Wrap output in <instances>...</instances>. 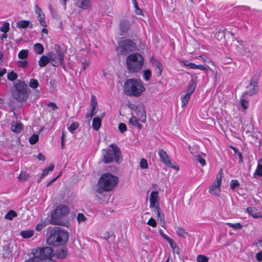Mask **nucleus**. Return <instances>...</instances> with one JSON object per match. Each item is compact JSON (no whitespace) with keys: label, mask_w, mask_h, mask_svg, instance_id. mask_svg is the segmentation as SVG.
Listing matches in <instances>:
<instances>
[{"label":"nucleus","mask_w":262,"mask_h":262,"mask_svg":"<svg viewBox=\"0 0 262 262\" xmlns=\"http://www.w3.org/2000/svg\"><path fill=\"white\" fill-rule=\"evenodd\" d=\"M118 182L117 177L110 173L103 174L99 180L98 185L95 189L97 194L95 196V200L101 203V198L99 194H102L104 191L111 190Z\"/></svg>","instance_id":"f257e3e1"},{"label":"nucleus","mask_w":262,"mask_h":262,"mask_svg":"<svg viewBox=\"0 0 262 262\" xmlns=\"http://www.w3.org/2000/svg\"><path fill=\"white\" fill-rule=\"evenodd\" d=\"M69 234L66 230L59 227L52 229L47 239L48 245L58 246L64 245L68 241Z\"/></svg>","instance_id":"f03ea898"},{"label":"nucleus","mask_w":262,"mask_h":262,"mask_svg":"<svg viewBox=\"0 0 262 262\" xmlns=\"http://www.w3.org/2000/svg\"><path fill=\"white\" fill-rule=\"evenodd\" d=\"M145 91L143 82L141 80L128 79L124 84V92L127 96H139Z\"/></svg>","instance_id":"7ed1b4c3"},{"label":"nucleus","mask_w":262,"mask_h":262,"mask_svg":"<svg viewBox=\"0 0 262 262\" xmlns=\"http://www.w3.org/2000/svg\"><path fill=\"white\" fill-rule=\"evenodd\" d=\"M15 90L12 92V97L18 102L26 101L29 98L31 91L28 85L20 80L17 81L14 85Z\"/></svg>","instance_id":"20e7f679"},{"label":"nucleus","mask_w":262,"mask_h":262,"mask_svg":"<svg viewBox=\"0 0 262 262\" xmlns=\"http://www.w3.org/2000/svg\"><path fill=\"white\" fill-rule=\"evenodd\" d=\"M110 147L112 148L111 149H103V163L108 164L114 160L118 164H120L122 160V156L120 148L114 143L111 144Z\"/></svg>","instance_id":"39448f33"},{"label":"nucleus","mask_w":262,"mask_h":262,"mask_svg":"<svg viewBox=\"0 0 262 262\" xmlns=\"http://www.w3.org/2000/svg\"><path fill=\"white\" fill-rule=\"evenodd\" d=\"M69 209L64 205H60L56 207L51 214L50 223L53 225L66 226L67 222L63 220L64 216L68 214Z\"/></svg>","instance_id":"423d86ee"},{"label":"nucleus","mask_w":262,"mask_h":262,"mask_svg":"<svg viewBox=\"0 0 262 262\" xmlns=\"http://www.w3.org/2000/svg\"><path fill=\"white\" fill-rule=\"evenodd\" d=\"M33 260L38 262H52L54 255L53 249L50 247H38L33 251Z\"/></svg>","instance_id":"0eeeda50"},{"label":"nucleus","mask_w":262,"mask_h":262,"mask_svg":"<svg viewBox=\"0 0 262 262\" xmlns=\"http://www.w3.org/2000/svg\"><path fill=\"white\" fill-rule=\"evenodd\" d=\"M126 63L131 73L138 72L143 65V57L139 53L130 54L126 58Z\"/></svg>","instance_id":"6e6552de"},{"label":"nucleus","mask_w":262,"mask_h":262,"mask_svg":"<svg viewBox=\"0 0 262 262\" xmlns=\"http://www.w3.org/2000/svg\"><path fill=\"white\" fill-rule=\"evenodd\" d=\"M119 53L125 55L129 52L134 51L136 48V43L130 39H126L119 42Z\"/></svg>","instance_id":"1a4fd4ad"},{"label":"nucleus","mask_w":262,"mask_h":262,"mask_svg":"<svg viewBox=\"0 0 262 262\" xmlns=\"http://www.w3.org/2000/svg\"><path fill=\"white\" fill-rule=\"evenodd\" d=\"M196 83L195 81L192 79L188 83L186 93L181 97V101L182 102V106L183 107H185L188 103L191 95L194 92L196 88Z\"/></svg>","instance_id":"9d476101"},{"label":"nucleus","mask_w":262,"mask_h":262,"mask_svg":"<svg viewBox=\"0 0 262 262\" xmlns=\"http://www.w3.org/2000/svg\"><path fill=\"white\" fill-rule=\"evenodd\" d=\"M222 177L223 172L222 170L221 169L219 173L217 174L215 181L209 187V191L210 193L215 195H219V192L220 191V187L221 185Z\"/></svg>","instance_id":"9b49d317"},{"label":"nucleus","mask_w":262,"mask_h":262,"mask_svg":"<svg viewBox=\"0 0 262 262\" xmlns=\"http://www.w3.org/2000/svg\"><path fill=\"white\" fill-rule=\"evenodd\" d=\"M159 155L161 161L164 163L167 166L173 168L177 171L179 170L180 168L178 166H174L172 164L166 152L162 149L159 150Z\"/></svg>","instance_id":"f8f14e48"},{"label":"nucleus","mask_w":262,"mask_h":262,"mask_svg":"<svg viewBox=\"0 0 262 262\" xmlns=\"http://www.w3.org/2000/svg\"><path fill=\"white\" fill-rule=\"evenodd\" d=\"M54 51L53 52L56 53L57 57H58L60 66L63 67L64 66V55L66 52V50L59 45H55L54 47Z\"/></svg>","instance_id":"ddd939ff"},{"label":"nucleus","mask_w":262,"mask_h":262,"mask_svg":"<svg viewBox=\"0 0 262 262\" xmlns=\"http://www.w3.org/2000/svg\"><path fill=\"white\" fill-rule=\"evenodd\" d=\"M67 0H60L61 3L66 6ZM76 6L83 9H88L91 6V0H77Z\"/></svg>","instance_id":"4468645a"},{"label":"nucleus","mask_w":262,"mask_h":262,"mask_svg":"<svg viewBox=\"0 0 262 262\" xmlns=\"http://www.w3.org/2000/svg\"><path fill=\"white\" fill-rule=\"evenodd\" d=\"M130 26V21L126 19H123L120 23L119 28L121 33L120 35H123L124 34L126 33L129 29Z\"/></svg>","instance_id":"2eb2a0df"},{"label":"nucleus","mask_w":262,"mask_h":262,"mask_svg":"<svg viewBox=\"0 0 262 262\" xmlns=\"http://www.w3.org/2000/svg\"><path fill=\"white\" fill-rule=\"evenodd\" d=\"M135 112H136V114L139 117V121L143 123L146 122V116L144 107L143 106H138L137 110H136Z\"/></svg>","instance_id":"dca6fc26"},{"label":"nucleus","mask_w":262,"mask_h":262,"mask_svg":"<svg viewBox=\"0 0 262 262\" xmlns=\"http://www.w3.org/2000/svg\"><path fill=\"white\" fill-rule=\"evenodd\" d=\"M247 88L248 90L243 94L242 98L246 97L247 96H252L256 94L258 90V87H255L250 84L248 85Z\"/></svg>","instance_id":"f3484780"},{"label":"nucleus","mask_w":262,"mask_h":262,"mask_svg":"<svg viewBox=\"0 0 262 262\" xmlns=\"http://www.w3.org/2000/svg\"><path fill=\"white\" fill-rule=\"evenodd\" d=\"M150 208L152 209L154 212L157 214L158 220H159L161 223H163V225H165L164 214L161 213V210L159 207V204H157L155 207Z\"/></svg>","instance_id":"a211bd4d"},{"label":"nucleus","mask_w":262,"mask_h":262,"mask_svg":"<svg viewBox=\"0 0 262 262\" xmlns=\"http://www.w3.org/2000/svg\"><path fill=\"white\" fill-rule=\"evenodd\" d=\"M247 211L250 215L254 219H258L262 217L261 213L257 209L254 207H248L247 208Z\"/></svg>","instance_id":"6ab92c4d"},{"label":"nucleus","mask_w":262,"mask_h":262,"mask_svg":"<svg viewBox=\"0 0 262 262\" xmlns=\"http://www.w3.org/2000/svg\"><path fill=\"white\" fill-rule=\"evenodd\" d=\"M158 192L153 191L151 192L149 196L150 207H155L159 203Z\"/></svg>","instance_id":"aec40b11"},{"label":"nucleus","mask_w":262,"mask_h":262,"mask_svg":"<svg viewBox=\"0 0 262 262\" xmlns=\"http://www.w3.org/2000/svg\"><path fill=\"white\" fill-rule=\"evenodd\" d=\"M3 255L6 258H9L12 255V251L10 248V244L7 242H5L3 245Z\"/></svg>","instance_id":"412c9836"},{"label":"nucleus","mask_w":262,"mask_h":262,"mask_svg":"<svg viewBox=\"0 0 262 262\" xmlns=\"http://www.w3.org/2000/svg\"><path fill=\"white\" fill-rule=\"evenodd\" d=\"M198 47V42L196 40H193L187 43L186 46V49L189 53H192L195 51V49Z\"/></svg>","instance_id":"4be33fe9"},{"label":"nucleus","mask_w":262,"mask_h":262,"mask_svg":"<svg viewBox=\"0 0 262 262\" xmlns=\"http://www.w3.org/2000/svg\"><path fill=\"white\" fill-rule=\"evenodd\" d=\"M23 128V125L20 123H17L14 121L11 123V129L12 132L19 134L21 132Z\"/></svg>","instance_id":"5701e85b"},{"label":"nucleus","mask_w":262,"mask_h":262,"mask_svg":"<svg viewBox=\"0 0 262 262\" xmlns=\"http://www.w3.org/2000/svg\"><path fill=\"white\" fill-rule=\"evenodd\" d=\"M50 57L48 55L47 56L42 55L38 61V64L40 67H45L50 62Z\"/></svg>","instance_id":"b1692460"},{"label":"nucleus","mask_w":262,"mask_h":262,"mask_svg":"<svg viewBox=\"0 0 262 262\" xmlns=\"http://www.w3.org/2000/svg\"><path fill=\"white\" fill-rule=\"evenodd\" d=\"M101 125V119L100 117H95L93 119L92 127L95 130H98Z\"/></svg>","instance_id":"393cba45"},{"label":"nucleus","mask_w":262,"mask_h":262,"mask_svg":"<svg viewBox=\"0 0 262 262\" xmlns=\"http://www.w3.org/2000/svg\"><path fill=\"white\" fill-rule=\"evenodd\" d=\"M139 120L137 119L135 116H132V117L129 120L128 122L131 125L137 126L138 129H141L143 127V126L141 123L138 122Z\"/></svg>","instance_id":"a878e982"},{"label":"nucleus","mask_w":262,"mask_h":262,"mask_svg":"<svg viewBox=\"0 0 262 262\" xmlns=\"http://www.w3.org/2000/svg\"><path fill=\"white\" fill-rule=\"evenodd\" d=\"M154 65L155 66L157 74L158 76H161L163 71V66L162 63L159 60L154 59Z\"/></svg>","instance_id":"bb28decb"},{"label":"nucleus","mask_w":262,"mask_h":262,"mask_svg":"<svg viewBox=\"0 0 262 262\" xmlns=\"http://www.w3.org/2000/svg\"><path fill=\"white\" fill-rule=\"evenodd\" d=\"M67 254V250L66 249H60L57 250L55 251V255L56 257L59 258L60 259H63L64 258Z\"/></svg>","instance_id":"cd10ccee"},{"label":"nucleus","mask_w":262,"mask_h":262,"mask_svg":"<svg viewBox=\"0 0 262 262\" xmlns=\"http://www.w3.org/2000/svg\"><path fill=\"white\" fill-rule=\"evenodd\" d=\"M48 55L50 57V60L52 61V66L55 67H58L59 63L57 61V57L56 56V53L53 52H50L48 53Z\"/></svg>","instance_id":"c85d7f7f"},{"label":"nucleus","mask_w":262,"mask_h":262,"mask_svg":"<svg viewBox=\"0 0 262 262\" xmlns=\"http://www.w3.org/2000/svg\"><path fill=\"white\" fill-rule=\"evenodd\" d=\"M33 230H23L20 233V235L24 238H30L33 235Z\"/></svg>","instance_id":"c756f323"},{"label":"nucleus","mask_w":262,"mask_h":262,"mask_svg":"<svg viewBox=\"0 0 262 262\" xmlns=\"http://www.w3.org/2000/svg\"><path fill=\"white\" fill-rule=\"evenodd\" d=\"M34 50L37 54H41L44 51L43 46L40 43H37L34 45Z\"/></svg>","instance_id":"7c9ffc66"},{"label":"nucleus","mask_w":262,"mask_h":262,"mask_svg":"<svg viewBox=\"0 0 262 262\" xmlns=\"http://www.w3.org/2000/svg\"><path fill=\"white\" fill-rule=\"evenodd\" d=\"M176 231L179 237L185 238H186V235H188V233L185 230L180 227H177L176 228Z\"/></svg>","instance_id":"2f4dec72"},{"label":"nucleus","mask_w":262,"mask_h":262,"mask_svg":"<svg viewBox=\"0 0 262 262\" xmlns=\"http://www.w3.org/2000/svg\"><path fill=\"white\" fill-rule=\"evenodd\" d=\"M254 174L262 177V159H259L258 161V163Z\"/></svg>","instance_id":"473e14b6"},{"label":"nucleus","mask_w":262,"mask_h":262,"mask_svg":"<svg viewBox=\"0 0 262 262\" xmlns=\"http://www.w3.org/2000/svg\"><path fill=\"white\" fill-rule=\"evenodd\" d=\"M30 24V21L29 20H20L17 23V27L20 28L25 29L27 28Z\"/></svg>","instance_id":"72a5a7b5"},{"label":"nucleus","mask_w":262,"mask_h":262,"mask_svg":"<svg viewBox=\"0 0 262 262\" xmlns=\"http://www.w3.org/2000/svg\"><path fill=\"white\" fill-rule=\"evenodd\" d=\"M54 165L53 164H51L49 167L44 169L43 170L42 173L40 177V179H42V178H43L45 176H46L47 175H48V173L50 171H51L54 169Z\"/></svg>","instance_id":"f704fd0d"},{"label":"nucleus","mask_w":262,"mask_h":262,"mask_svg":"<svg viewBox=\"0 0 262 262\" xmlns=\"http://www.w3.org/2000/svg\"><path fill=\"white\" fill-rule=\"evenodd\" d=\"M30 176L25 171H21L19 177L18 179L20 181H27Z\"/></svg>","instance_id":"c9c22d12"},{"label":"nucleus","mask_w":262,"mask_h":262,"mask_svg":"<svg viewBox=\"0 0 262 262\" xmlns=\"http://www.w3.org/2000/svg\"><path fill=\"white\" fill-rule=\"evenodd\" d=\"M16 216V213L14 211L11 210L6 214L5 218L9 220H12L14 217Z\"/></svg>","instance_id":"e433bc0d"},{"label":"nucleus","mask_w":262,"mask_h":262,"mask_svg":"<svg viewBox=\"0 0 262 262\" xmlns=\"http://www.w3.org/2000/svg\"><path fill=\"white\" fill-rule=\"evenodd\" d=\"M28 50H22L19 51L18 54V57L19 58L24 59L28 57Z\"/></svg>","instance_id":"4c0bfd02"},{"label":"nucleus","mask_w":262,"mask_h":262,"mask_svg":"<svg viewBox=\"0 0 262 262\" xmlns=\"http://www.w3.org/2000/svg\"><path fill=\"white\" fill-rule=\"evenodd\" d=\"M17 78V75L16 73L13 71H11L8 73L7 74V78L9 80L11 81H13L15 80Z\"/></svg>","instance_id":"58836bf2"},{"label":"nucleus","mask_w":262,"mask_h":262,"mask_svg":"<svg viewBox=\"0 0 262 262\" xmlns=\"http://www.w3.org/2000/svg\"><path fill=\"white\" fill-rule=\"evenodd\" d=\"M29 142L31 144H34L38 141V136L37 134H33L29 138Z\"/></svg>","instance_id":"ea45409f"},{"label":"nucleus","mask_w":262,"mask_h":262,"mask_svg":"<svg viewBox=\"0 0 262 262\" xmlns=\"http://www.w3.org/2000/svg\"><path fill=\"white\" fill-rule=\"evenodd\" d=\"M38 85H39V83L37 80L33 79V78H31L30 80L29 86L31 88L35 89V88H37L38 86Z\"/></svg>","instance_id":"a19ab883"},{"label":"nucleus","mask_w":262,"mask_h":262,"mask_svg":"<svg viewBox=\"0 0 262 262\" xmlns=\"http://www.w3.org/2000/svg\"><path fill=\"white\" fill-rule=\"evenodd\" d=\"M9 30V23L5 22L3 26L1 27L0 30L1 32L6 33Z\"/></svg>","instance_id":"79ce46f5"},{"label":"nucleus","mask_w":262,"mask_h":262,"mask_svg":"<svg viewBox=\"0 0 262 262\" xmlns=\"http://www.w3.org/2000/svg\"><path fill=\"white\" fill-rule=\"evenodd\" d=\"M79 126V123L77 122L72 123L71 125L68 127L69 130L73 133L74 131Z\"/></svg>","instance_id":"37998d69"},{"label":"nucleus","mask_w":262,"mask_h":262,"mask_svg":"<svg viewBox=\"0 0 262 262\" xmlns=\"http://www.w3.org/2000/svg\"><path fill=\"white\" fill-rule=\"evenodd\" d=\"M57 82L55 79H52L50 80L49 83V89L53 91L57 86Z\"/></svg>","instance_id":"c03bdc74"},{"label":"nucleus","mask_w":262,"mask_h":262,"mask_svg":"<svg viewBox=\"0 0 262 262\" xmlns=\"http://www.w3.org/2000/svg\"><path fill=\"white\" fill-rule=\"evenodd\" d=\"M198 262H208L209 258L204 255H198L196 258Z\"/></svg>","instance_id":"a18cd8bd"},{"label":"nucleus","mask_w":262,"mask_h":262,"mask_svg":"<svg viewBox=\"0 0 262 262\" xmlns=\"http://www.w3.org/2000/svg\"><path fill=\"white\" fill-rule=\"evenodd\" d=\"M258 80V76L255 75L252 77L251 81H250V84L252 85L253 86H255V87H258V85H257Z\"/></svg>","instance_id":"49530a36"},{"label":"nucleus","mask_w":262,"mask_h":262,"mask_svg":"<svg viewBox=\"0 0 262 262\" xmlns=\"http://www.w3.org/2000/svg\"><path fill=\"white\" fill-rule=\"evenodd\" d=\"M225 33L223 31H217L215 34V37L219 40L225 38Z\"/></svg>","instance_id":"de8ad7c7"},{"label":"nucleus","mask_w":262,"mask_h":262,"mask_svg":"<svg viewBox=\"0 0 262 262\" xmlns=\"http://www.w3.org/2000/svg\"><path fill=\"white\" fill-rule=\"evenodd\" d=\"M151 72L149 70H146L143 72V78L146 81H148L151 77Z\"/></svg>","instance_id":"09e8293b"},{"label":"nucleus","mask_w":262,"mask_h":262,"mask_svg":"<svg viewBox=\"0 0 262 262\" xmlns=\"http://www.w3.org/2000/svg\"><path fill=\"white\" fill-rule=\"evenodd\" d=\"M37 17L40 25L43 27H46L47 25L45 21V16L44 14L41 15H38Z\"/></svg>","instance_id":"8fccbe9b"},{"label":"nucleus","mask_w":262,"mask_h":262,"mask_svg":"<svg viewBox=\"0 0 262 262\" xmlns=\"http://www.w3.org/2000/svg\"><path fill=\"white\" fill-rule=\"evenodd\" d=\"M226 224L230 227L233 228L234 229H240L242 228V226L241 224L239 223H237L235 224H233L231 223H227Z\"/></svg>","instance_id":"3c124183"},{"label":"nucleus","mask_w":262,"mask_h":262,"mask_svg":"<svg viewBox=\"0 0 262 262\" xmlns=\"http://www.w3.org/2000/svg\"><path fill=\"white\" fill-rule=\"evenodd\" d=\"M140 167L143 169H146L148 168V163L146 159L142 158L140 162Z\"/></svg>","instance_id":"603ef678"},{"label":"nucleus","mask_w":262,"mask_h":262,"mask_svg":"<svg viewBox=\"0 0 262 262\" xmlns=\"http://www.w3.org/2000/svg\"><path fill=\"white\" fill-rule=\"evenodd\" d=\"M118 129L120 133H124L127 130V127L124 123H120L118 126Z\"/></svg>","instance_id":"864d4df0"},{"label":"nucleus","mask_w":262,"mask_h":262,"mask_svg":"<svg viewBox=\"0 0 262 262\" xmlns=\"http://www.w3.org/2000/svg\"><path fill=\"white\" fill-rule=\"evenodd\" d=\"M28 65V61L26 60H19L17 62V66L22 68H25L27 67Z\"/></svg>","instance_id":"5fc2aeb1"},{"label":"nucleus","mask_w":262,"mask_h":262,"mask_svg":"<svg viewBox=\"0 0 262 262\" xmlns=\"http://www.w3.org/2000/svg\"><path fill=\"white\" fill-rule=\"evenodd\" d=\"M183 63L186 67H188L190 69H195L196 64L190 62L188 61H183Z\"/></svg>","instance_id":"6e6d98bb"},{"label":"nucleus","mask_w":262,"mask_h":262,"mask_svg":"<svg viewBox=\"0 0 262 262\" xmlns=\"http://www.w3.org/2000/svg\"><path fill=\"white\" fill-rule=\"evenodd\" d=\"M239 185L238 181L236 180H232L230 182V188L231 189H234Z\"/></svg>","instance_id":"4d7b16f0"},{"label":"nucleus","mask_w":262,"mask_h":262,"mask_svg":"<svg viewBox=\"0 0 262 262\" xmlns=\"http://www.w3.org/2000/svg\"><path fill=\"white\" fill-rule=\"evenodd\" d=\"M91 106L92 107H96L97 106V99L94 95L91 96Z\"/></svg>","instance_id":"13d9d810"},{"label":"nucleus","mask_w":262,"mask_h":262,"mask_svg":"<svg viewBox=\"0 0 262 262\" xmlns=\"http://www.w3.org/2000/svg\"><path fill=\"white\" fill-rule=\"evenodd\" d=\"M77 221L79 223L84 222L86 220L85 216L82 213H78L77 216Z\"/></svg>","instance_id":"bf43d9fd"},{"label":"nucleus","mask_w":262,"mask_h":262,"mask_svg":"<svg viewBox=\"0 0 262 262\" xmlns=\"http://www.w3.org/2000/svg\"><path fill=\"white\" fill-rule=\"evenodd\" d=\"M241 103L243 108L245 110L247 109L248 107V101L244 98H241Z\"/></svg>","instance_id":"052dcab7"},{"label":"nucleus","mask_w":262,"mask_h":262,"mask_svg":"<svg viewBox=\"0 0 262 262\" xmlns=\"http://www.w3.org/2000/svg\"><path fill=\"white\" fill-rule=\"evenodd\" d=\"M195 157L196 158L198 161L202 165V166L206 165L205 160L203 159L200 155L195 156Z\"/></svg>","instance_id":"680f3d73"},{"label":"nucleus","mask_w":262,"mask_h":262,"mask_svg":"<svg viewBox=\"0 0 262 262\" xmlns=\"http://www.w3.org/2000/svg\"><path fill=\"white\" fill-rule=\"evenodd\" d=\"M147 224L149 225V226H151L153 227H156L157 226V223H156V220L152 218V217H151L149 219V220H148V221L147 222Z\"/></svg>","instance_id":"e2e57ef3"},{"label":"nucleus","mask_w":262,"mask_h":262,"mask_svg":"<svg viewBox=\"0 0 262 262\" xmlns=\"http://www.w3.org/2000/svg\"><path fill=\"white\" fill-rule=\"evenodd\" d=\"M167 241L170 244L171 248L173 249V250H175L176 249H177L178 251L179 250V247L173 243V240L172 239L170 238V241L167 240Z\"/></svg>","instance_id":"0e129e2a"},{"label":"nucleus","mask_w":262,"mask_h":262,"mask_svg":"<svg viewBox=\"0 0 262 262\" xmlns=\"http://www.w3.org/2000/svg\"><path fill=\"white\" fill-rule=\"evenodd\" d=\"M35 13L38 15V16L43 14L41 9L38 7V6L37 5H36L35 6Z\"/></svg>","instance_id":"69168bd1"},{"label":"nucleus","mask_w":262,"mask_h":262,"mask_svg":"<svg viewBox=\"0 0 262 262\" xmlns=\"http://www.w3.org/2000/svg\"><path fill=\"white\" fill-rule=\"evenodd\" d=\"M200 69L202 71H206L208 70L207 67L204 66L202 64H196L195 69Z\"/></svg>","instance_id":"338daca9"},{"label":"nucleus","mask_w":262,"mask_h":262,"mask_svg":"<svg viewBox=\"0 0 262 262\" xmlns=\"http://www.w3.org/2000/svg\"><path fill=\"white\" fill-rule=\"evenodd\" d=\"M256 258L257 260L258 261H262V251L256 253Z\"/></svg>","instance_id":"774afa93"}]
</instances>
